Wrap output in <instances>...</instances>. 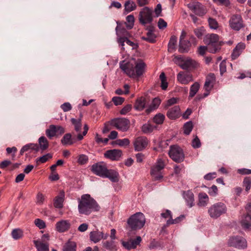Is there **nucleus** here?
Wrapping results in <instances>:
<instances>
[{
    "label": "nucleus",
    "instance_id": "48",
    "mask_svg": "<svg viewBox=\"0 0 251 251\" xmlns=\"http://www.w3.org/2000/svg\"><path fill=\"white\" fill-rule=\"evenodd\" d=\"M126 22L128 24H126V26L128 29H131L134 23V17L132 15H129L127 16L126 18Z\"/></svg>",
    "mask_w": 251,
    "mask_h": 251
},
{
    "label": "nucleus",
    "instance_id": "34",
    "mask_svg": "<svg viewBox=\"0 0 251 251\" xmlns=\"http://www.w3.org/2000/svg\"><path fill=\"white\" fill-rule=\"evenodd\" d=\"M184 198L187 201V205L190 207L194 205V194L190 191H187L184 194Z\"/></svg>",
    "mask_w": 251,
    "mask_h": 251
},
{
    "label": "nucleus",
    "instance_id": "14",
    "mask_svg": "<svg viewBox=\"0 0 251 251\" xmlns=\"http://www.w3.org/2000/svg\"><path fill=\"white\" fill-rule=\"evenodd\" d=\"M149 140L147 138L140 136L136 138L134 142V149L136 151H141L145 149L148 146Z\"/></svg>",
    "mask_w": 251,
    "mask_h": 251
},
{
    "label": "nucleus",
    "instance_id": "55",
    "mask_svg": "<svg viewBox=\"0 0 251 251\" xmlns=\"http://www.w3.org/2000/svg\"><path fill=\"white\" fill-rule=\"evenodd\" d=\"M125 101V98L120 97H114L112 99V101L117 106L121 105Z\"/></svg>",
    "mask_w": 251,
    "mask_h": 251
},
{
    "label": "nucleus",
    "instance_id": "21",
    "mask_svg": "<svg viewBox=\"0 0 251 251\" xmlns=\"http://www.w3.org/2000/svg\"><path fill=\"white\" fill-rule=\"evenodd\" d=\"M180 116V109L179 106L176 105L168 109L167 112V116L170 119L175 120L179 118Z\"/></svg>",
    "mask_w": 251,
    "mask_h": 251
},
{
    "label": "nucleus",
    "instance_id": "42",
    "mask_svg": "<svg viewBox=\"0 0 251 251\" xmlns=\"http://www.w3.org/2000/svg\"><path fill=\"white\" fill-rule=\"evenodd\" d=\"M11 235L15 240H18L23 236V232L20 228L14 229L11 232Z\"/></svg>",
    "mask_w": 251,
    "mask_h": 251
},
{
    "label": "nucleus",
    "instance_id": "41",
    "mask_svg": "<svg viewBox=\"0 0 251 251\" xmlns=\"http://www.w3.org/2000/svg\"><path fill=\"white\" fill-rule=\"evenodd\" d=\"M76 244L75 242L69 241L63 247L64 251H76Z\"/></svg>",
    "mask_w": 251,
    "mask_h": 251
},
{
    "label": "nucleus",
    "instance_id": "39",
    "mask_svg": "<svg viewBox=\"0 0 251 251\" xmlns=\"http://www.w3.org/2000/svg\"><path fill=\"white\" fill-rule=\"evenodd\" d=\"M136 8L135 3L131 0L126 1L125 3V9L127 12L134 10Z\"/></svg>",
    "mask_w": 251,
    "mask_h": 251
},
{
    "label": "nucleus",
    "instance_id": "58",
    "mask_svg": "<svg viewBox=\"0 0 251 251\" xmlns=\"http://www.w3.org/2000/svg\"><path fill=\"white\" fill-rule=\"evenodd\" d=\"M208 23L210 27L212 29H216L218 27V24L217 21L214 19L209 18L208 19Z\"/></svg>",
    "mask_w": 251,
    "mask_h": 251
},
{
    "label": "nucleus",
    "instance_id": "36",
    "mask_svg": "<svg viewBox=\"0 0 251 251\" xmlns=\"http://www.w3.org/2000/svg\"><path fill=\"white\" fill-rule=\"evenodd\" d=\"M177 38L175 36H172L168 45V51L172 52L176 49Z\"/></svg>",
    "mask_w": 251,
    "mask_h": 251
},
{
    "label": "nucleus",
    "instance_id": "19",
    "mask_svg": "<svg viewBox=\"0 0 251 251\" xmlns=\"http://www.w3.org/2000/svg\"><path fill=\"white\" fill-rule=\"evenodd\" d=\"M177 80L182 84H187L190 81H193L192 75L185 72H179L177 74Z\"/></svg>",
    "mask_w": 251,
    "mask_h": 251
},
{
    "label": "nucleus",
    "instance_id": "1",
    "mask_svg": "<svg viewBox=\"0 0 251 251\" xmlns=\"http://www.w3.org/2000/svg\"><path fill=\"white\" fill-rule=\"evenodd\" d=\"M100 208L95 200L89 194L83 195L78 201V211L81 214L89 215L92 211H99Z\"/></svg>",
    "mask_w": 251,
    "mask_h": 251
},
{
    "label": "nucleus",
    "instance_id": "47",
    "mask_svg": "<svg viewBox=\"0 0 251 251\" xmlns=\"http://www.w3.org/2000/svg\"><path fill=\"white\" fill-rule=\"evenodd\" d=\"M193 127V123L191 121L186 123L183 126L184 133L187 135H189Z\"/></svg>",
    "mask_w": 251,
    "mask_h": 251
},
{
    "label": "nucleus",
    "instance_id": "7",
    "mask_svg": "<svg viewBox=\"0 0 251 251\" xmlns=\"http://www.w3.org/2000/svg\"><path fill=\"white\" fill-rule=\"evenodd\" d=\"M168 153L170 157L176 162L180 163L184 159L183 151L177 145L171 146Z\"/></svg>",
    "mask_w": 251,
    "mask_h": 251
},
{
    "label": "nucleus",
    "instance_id": "2",
    "mask_svg": "<svg viewBox=\"0 0 251 251\" xmlns=\"http://www.w3.org/2000/svg\"><path fill=\"white\" fill-rule=\"evenodd\" d=\"M146 64L141 59H138L135 65L130 62L120 64V68L129 77H137L144 72Z\"/></svg>",
    "mask_w": 251,
    "mask_h": 251
},
{
    "label": "nucleus",
    "instance_id": "49",
    "mask_svg": "<svg viewBox=\"0 0 251 251\" xmlns=\"http://www.w3.org/2000/svg\"><path fill=\"white\" fill-rule=\"evenodd\" d=\"M165 119V116L159 113L156 114L153 118V122L156 124H162Z\"/></svg>",
    "mask_w": 251,
    "mask_h": 251
},
{
    "label": "nucleus",
    "instance_id": "64",
    "mask_svg": "<svg viewBox=\"0 0 251 251\" xmlns=\"http://www.w3.org/2000/svg\"><path fill=\"white\" fill-rule=\"evenodd\" d=\"M192 146L195 149L199 148L201 147V143L200 139H199V138L197 136H196L193 140L192 142Z\"/></svg>",
    "mask_w": 251,
    "mask_h": 251
},
{
    "label": "nucleus",
    "instance_id": "10",
    "mask_svg": "<svg viewBox=\"0 0 251 251\" xmlns=\"http://www.w3.org/2000/svg\"><path fill=\"white\" fill-rule=\"evenodd\" d=\"M230 27L236 31L239 30L244 27L243 21L240 15L235 14L232 15L229 21Z\"/></svg>",
    "mask_w": 251,
    "mask_h": 251
},
{
    "label": "nucleus",
    "instance_id": "43",
    "mask_svg": "<svg viewBox=\"0 0 251 251\" xmlns=\"http://www.w3.org/2000/svg\"><path fill=\"white\" fill-rule=\"evenodd\" d=\"M130 144V141L127 138L123 139H117L112 142V144H116L121 147L127 146Z\"/></svg>",
    "mask_w": 251,
    "mask_h": 251
},
{
    "label": "nucleus",
    "instance_id": "63",
    "mask_svg": "<svg viewBox=\"0 0 251 251\" xmlns=\"http://www.w3.org/2000/svg\"><path fill=\"white\" fill-rule=\"evenodd\" d=\"M177 99L175 98H172L169 100H168L165 103L164 107L165 108H168L169 106L175 104L177 103Z\"/></svg>",
    "mask_w": 251,
    "mask_h": 251
},
{
    "label": "nucleus",
    "instance_id": "26",
    "mask_svg": "<svg viewBox=\"0 0 251 251\" xmlns=\"http://www.w3.org/2000/svg\"><path fill=\"white\" fill-rule=\"evenodd\" d=\"M147 104V100L146 98L144 97H140L136 100L134 108L138 111H142L145 108Z\"/></svg>",
    "mask_w": 251,
    "mask_h": 251
},
{
    "label": "nucleus",
    "instance_id": "45",
    "mask_svg": "<svg viewBox=\"0 0 251 251\" xmlns=\"http://www.w3.org/2000/svg\"><path fill=\"white\" fill-rule=\"evenodd\" d=\"M161 80V87L162 90H166L168 86V82H167L166 77L164 72H162L159 76Z\"/></svg>",
    "mask_w": 251,
    "mask_h": 251
},
{
    "label": "nucleus",
    "instance_id": "52",
    "mask_svg": "<svg viewBox=\"0 0 251 251\" xmlns=\"http://www.w3.org/2000/svg\"><path fill=\"white\" fill-rule=\"evenodd\" d=\"M184 218L183 215H181L179 217L176 218L175 219H173V217L171 219H168L167 220V225H173L176 224L180 222Z\"/></svg>",
    "mask_w": 251,
    "mask_h": 251
},
{
    "label": "nucleus",
    "instance_id": "62",
    "mask_svg": "<svg viewBox=\"0 0 251 251\" xmlns=\"http://www.w3.org/2000/svg\"><path fill=\"white\" fill-rule=\"evenodd\" d=\"M44 195L40 192L38 193L36 196V203L38 204H42L44 203Z\"/></svg>",
    "mask_w": 251,
    "mask_h": 251
},
{
    "label": "nucleus",
    "instance_id": "16",
    "mask_svg": "<svg viewBox=\"0 0 251 251\" xmlns=\"http://www.w3.org/2000/svg\"><path fill=\"white\" fill-rule=\"evenodd\" d=\"M142 241L140 236H137L135 239H130L128 241H122V244L123 247L128 250L135 249L140 244Z\"/></svg>",
    "mask_w": 251,
    "mask_h": 251
},
{
    "label": "nucleus",
    "instance_id": "17",
    "mask_svg": "<svg viewBox=\"0 0 251 251\" xmlns=\"http://www.w3.org/2000/svg\"><path fill=\"white\" fill-rule=\"evenodd\" d=\"M122 151L120 150L113 149L107 151L104 154L105 157L111 160H118L121 157Z\"/></svg>",
    "mask_w": 251,
    "mask_h": 251
},
{
    "label": "nucleus",
    "instance_id": "54",
    "mask_svg": "<svg viewBox=\"0 0 251 251\" xmlns=\"http://www.w3.org/2000/svg\"><path fill=\"white\" fill-rule=\"evenodd\" d=\"M103 246L107 250L110 251H113L115 249V245L114 244V242L113 241H105L103 243Z\"/></svg>",
    "mask_w": 251,
    "mask_h": 251
},
{
    "label": "nucleus",
    "instance_id": "11",
    "mask_svg": "<svg viewBox=\"0 0 251 251\" xmlns=\"http://www.w3.org/2000/svg\"><path fill=\"white\" fill-rule=\"evenodd\" d=\"M247 214L241 221L242 227L245 229L251 230V203H249L246 207Z\"/></svg>",
    "mask_w": 251,
    "mask_h": 251
},
{
    "label": "nucleus",
    "instance_id": "5",
    "mask_svg": "<svg viewBox=\"0 0 251 251\" xmlns=\"http://www.w3.org/2000/svg\"><path fill=\"white\" fill-rule=\"evenodd\" d=\"M226 211V205L222 202H218L212 204L208 210L209 216L213 219H217L222 215L225 214Z\"/></svg>",
    "mask_w": 251,
    "mask_h": 251
},
{
    "label": "nucleus",
    "instance_id": "37",
    "mask_svg": "<svg viewBox=\"0 0 251 251\" xmlns=\"http://www.w3.org/2000/svg\"><path fill=\"white\" fill-rule=\"evenodd\" d=\"M200 84L196 82L193 85H191L190 89L189 98H192L197 94L200 89Z\"/></svg>",
    "mask_w": 251,
    "mask_h": 251
},
{
    "label": "nucleus",
    "instance_id": "28",
    "mask_svg": "<svg viewBox=\"0 0 251 251\" xmlns=\"http://www.w3.org/2000/svg\"><path fill=\"white\" fill-rule=\"evenodd\" d=\"M33 242L37 251H49L48 242H43L40 240H34Z\"/></svg>",
    "mask_w": 251,
    "mask_h": 251
},
{
    "label": "nucleus",
    "instance_id": "9",
    "mask_svg": "<svg viewBox=\"0 0 251 251\" xmlns=\"http://www.w3.org/2000/svg\"><path fill=\"white\" fill-rule=\"evenodd\" d=\"M139 20L142 25L151 23L152 21V11L149 7H145L140 12Z\"/></svg>",
    "mask_w": 251,
    "mask_h": 251
},
{
    "label": "nucleus",
    "instance_id": "13",
    "mask_svg": "<svg viewBox=\"0 0 251 251\" xmlns=\"http://www.w3.org/2000/svg\"><path fill=\"white\" fill-rule=\"evenodd\" d=\"M187 6L190 10L193 11L196 15L199 16H202L207 12L205 6L199 2L188 4Z\"/></svg>",
    "mask_w": 251,
    "mask_h": 251
},
{
    "label": "nucleus",
    "instance_id": "23",
    "mask_svg": "<svg viewBox=\"0 0 251 251\" xmlns=\"http://www.w3.org/2000/svg\"><path fill=\"white\" fill-rule=\"evenodd\" d=\"M245 47L244 43L241 42L238 43L233 50L231 55L232 59L235 60L237 58L245 49Z\"/></svg>",
    "mask_w": 251,
    "mask_h": 251
},
{
    "label": "nucleus",
    "instance_id": "3",
    "mask_svg": "<svg viewBox=\"0 0 251 251\" xmlns=\"http://www.w3.org/2000/svg\"><path fill=\"white\" fill-rule=\"evenodd\" d=\"M218 35L214 33L206 34L204 38L203 42L209 46V52L215 53L221 50V47L224 43L220 41Z\"/></svg>",
    "mask_w": 251,
    "mask_h": 251
},
{
    "label": "nucleus",
    "instance_id": "38",
    "mask_svg": "<svg viewBox=\"0 0 251 251\" xmlns=\"http://www.w3.org/2000/svg\"><path fill=\"white\" fill-rule=\"evenodd\" d=\"M161 102L160 100L158 98H155L153 99L151 104L150 105L149 108L146 110L148 113L156 109L160 105Z\"/></svg>",
    "mask_w": 251,
    "mask_h": 251
},
{
    "label": "nucleus",
    "instance_id": "56",
    "mask_svg": "<svg viewBox=\"0 0 251 251\" xmlns=\"http://www.w3.org/2000/svg\"><path fill=\"white\" fill-rule=\"evenodd\" d=\"M243 186L245 187V190L248 192L251 187V179L250 177H245L243 181Z\"/></svg>",
    "mask_w": 251,
    "mask_h": 251
},
{
    "label": "nucleus",
    "instance_id": "57",
    "mask_svg": "<svg viewBox=\"0 0 251 251\" xmlns=\"http://www.w3.org/2000/svg\"><path fill=\"white\" fill-rule=\"evenodd\" d=\"M34 224L40 229H44L46 226L45 222L40 219H35Z\"/></svg>",
    "mask_w": 251,
    "mask_h": 251
},
{
    "label": "nucleus",
    "instance_id": "18",
    "mask_svg": "<svg viewBox=\"0 0 251 251\" xmlns=\"http://www.w3.org/2000/svg\"><path fill=\"white\" fill-rule=\"evenodd\" d=\"M215 81L216 77L215 75L213 73L209 74L206 77L203 88L207 92L209 93L214 86Z\"/></svg>",
    "mask_w": 251,
    "mask_h": 251
},
{
    "label": "nucleus",
    "instance_id": "15",
    "mask_svg": "<svg viewBox=\"0 0 251 251\" xmlns=\"http://www.w3.org/2000/svg\"><path fill=\"white\" fill-rule=\"evenodd\" d=\"M91 170L95 174L103 177L107 168L103 162H99L92 165Z\"/></svg>",
    "mask_w": 251,
    "mask_h": 251
},
{
    "label": "nucleus",
    "instance_id": "33",
    "mask_svg": "<svg viewBox=\"0 0 251 251\" xmlns=\"http://www.w3.org/2000/svg\"><path fill=\"white\" fill-rule=\"evenodd\" d=\"M75 142V140L72 137L71 133L65 134L62 139L61 142L64 146L72 145Z\"/></svg>",
    "mask_w": 251,
    "mask_h": 251
},
{
    "label": "nucleus",
    "instance_id": "6",
    "mask_svg": "<svg viewBox=\"0 0 251 251\" xmlns=\"http://www.w3.org/2000/svg\"><path fill=\"white\" fill-rule=\"evenodd\" d=\"M165 163L161 158L158 159L156 163L151 167V175L154 180H159L163 178L162 171L165 167Z\"/></svg>",
    "mask_w": 251,
    "mask_h": 251
},
{
    "label": "nucleus",
    "instance_id": "30",
    "mask_svg": "<svg viewBox=\"0 0 251 251\" xmlns=\"http://www.w3.org/2000/svg\"><path fill=\"white\" fill-rule=\"evenodd\" d=\"M39 147L37 144H28L23 147L20 151V154L22 155L25 152L29 150L38 151H39Z\"/></svg>",
    "mask_w": 251,
    "mask_h": 251
},
{
    "label": "nucleus",
    "instance_id": "44",
    "mask_svg": "<svg viewBox=\"0 0 251 251\" xmlns=\"http://www.w3.org/2000/svg\"><path fill=\"white\" fill-rule=\"evenodd\" d=\"M156 36L153 33L147 32L146 37H142V39L149 43H154L156 42Z\"/></svg>",
    "mask_w": 251,
    "mask_h": 251
},
{
    "label": "nucleus",
    "instance_id": "31",
    "mask_svg": "<svg viewBox=\"0 0 251 251\" xmlns=\"http://www.w3.org/2000/svg\"><path fill=\"white\" fill-rule=\"evenodd\" d=\"M209 202L208 195L205 193H200L199 194L198 205L201 207H204L207 205Z\"/></svg>",
    "mask_w": 251,
    "mask_h": 251
},
{
    "label": "nucleus",
    "instance_id": "51",
    "mask_svg": "<svg viewBox=\"0 0 251 251\" xmlns=\"http://www.w3.org/2000/svg\"><path fill=\"white\" fill-rule=\"evenodd\" d=\"M205 32V29L203 26L199 28H195L194 30V32L195 35L199 38L201 39Z\"/></svg>",
    "mask_w": 251,
    "mask_h": 251
},
{
    "label": "nucleus",
    "instance_id": "50",
    "mask_svg": "<svg viewBox=\"0 0 251 251\" xmlns=\"http://www.w3.org/2000/svg\"><path fill=\"white\" fill-rule=\"evenodd\" d=\"M52 158V155L50 153H47L41 157L38 158L36 160V162L37 164L39 163H44L47 162L48 159Z\"/></svg>",
    "mask_w": 251,
    "mask_h": 251
},
{
    "label": "nucleus",
    "instance_id": "24",
    "mask_svg": "<svg viewBox=\"0 0 251 251\" xmlns=\"http://www.w3.org/2000/svg\"><path fill=\"white\" fill-rule=\"evenodd\" d=\"M107 237L108 234L103 236V234L102 232L93 231L90 233V239L94 243L99 242L102 238L106 239Z\"/></svg>",
    "mask_w": 251,
    "mask_h": 251
},
{
    "label": "nucleus",
    "instance_id": "32",
    "mask_svg": "<svg viewBox=\"0 0 251 251\" xmlns=\"http://www.w3.org/2000/svg\"><path fill=\"white\" fill-rule=\"evenodd\" d=\"M82 114L80 113L79 118L78 119H76L75 118H72L71 119V123L74 126L75 131L77 132H79L82 127Z\"/></svg>",
    "mask_w": 251,
    "mask_h": 251
},
{
    "label": "nucleus",
    "instance_id": "22",
    "mask_svg": "<svg viewBox=\"0 0 251 251\" xmlns=\"http://www.w3.org/2000/svg\"><path fill=\"white\" fill-rule=\"evenodd\" d=\"M65 198V193L61 191L58 195L56 196L53 200V205L56 208H61L63 206V202Z\"/></svg>",
    "mask_w": 251,
    "mask_h": 251
},
{
    "label": "nucleus",
    "instance_id": "46",
    "mask_svg": "<svg viewBox=\"0 0 251 251\" xmlns=\"http://www.w3.org/2000/svg\"><path fill=\"white\" fill-rule=\"evenodd\" d=\"M155 126L151 125L150 124H145L142 127V131L144 133H150L155 128Z\"/></svg>",
    "mask_w": 251,
    "mask_h": 251
},
{
    "label": "nucleus",
    "instance_id": "27",
    "mask_svg": "<svg viewBox=\"0 0 251 251\" xmlns=\"http://www.w3.org/2000/svg\"><path fill=\"white\" fill-rule=\"evenodd\" d=\"M103 177L108 178L112 182H117L119 181V174L113 170H108Z\"/></svg>",
    "mask_w": 251,
    "mask_h": 251
},
{
    "label": "nucleus",
    "instance_id": "29",
    "mask_svg": "<svg viewBox=\"0 0 251 251\" xmlns=\"http://www.w3.org/2000/svg\"><path fill=\"white\" fill-rule=\"evenodd\" d=\"M197 65L198 63L195 61L188 59L183 61L180 66L183 70H189L196 68Z\"/></svg>",
    "mask_w": 251,
    "mask_h": 251
},
{
    "label": "nucleus",
    "instance_id": "12",
    "mask_svg": "<svg viewBox=\"0 0 251 251\" xmlns=\"http://www.w3.org/2000/svg\"><path fill=\"white\" fill-rule=\"evenodd\" d=\"M228 245L238 249H245L247 246V242L243 237L234 236L231 237L228 241Z\"/></svg>",
    "mask_w": 251,
    "mask_h": 251
},
{
    "label": "nucleus",
    "instance_id": "4",
    "mask_svg": "<svg viewBox=\"0 0 251 251\" xmlns=\"http://www.w3.org/2000/svg\"><path fill=\"white\" fill-rule=\"evenodd\" d=\"M146 219L141 212H137L131 216L127 220V223L132 230L141 229L145 225Z\"/></svg>",
    "mask_w": 251,
    "mask_h": 251
},
{
    "label": "nucleus",
    "instance_id": "53",
    "mask_svg": "<svg viewBox=\"0 0 251 251\" xmlns=\"http://www.w3.org/2000/svg\"><path fill=\"white\" fill-rule=\"evenodd\" d=\"M88 161V157L85 154H82L78 156L77 163L80 165H84Z\"/></svg>",
    "mask_w": 251,
    "mask_h": 251
},
{
    "label": "nucleus",
    "instance_id": "40",
    "mask_svg": "<svg viewBox=\"0 0 251 251\" xmlns=\"http://www.w3.org/2000/svg\"><path fill=\"white\" fill-rule=\"evenodd\" d=\"M39 145L41 150L45 151L49 147V141L45 137L42 136L39 139Z\"/></svg>",
    "mask_w": 251,
    "mask_h": 251
},
{
    "label": "nucleus",
    "instance_id": "20",
    "mask_svg": "<svg viewBox=\"0 0 251 251\" xmlns=\"http://www.w3.org/2000/svg\"><path fill=\"white\" fill-rule=\"evenodd\" d=\"M71 224L68 220H61L55 225L56 230L59 232H64L69 229Z\"/></svg>",
    "mask_w": 251,
    "mask_h": 251
},
{
    "label": "nucleus",
    "instance_id": "60",
    "mask_svg": "<svg viewBox=\"0 0 251 251\" xmlns=\"http://www.w3.org/2000/svg\"><path fill=\"white\" fill-rule=\"evenodd\" d=\"M132 106L131 104H128L125 105L120 111L121 115H126L131 111Z\"/></svg>",
    "mask_w": 251,
    "mask_h": 251
},
{
    "label": "nucleus",
    "instance_id": "61",
    "mask_svg": "<svg viewBox=\"0 0 251 251\" xmlns=\"http://www.w3.org/2000/svg\"><path fill=\"white\" fill-rule=\"evenodd\" d=\"M6 151L7 153L8 154L13 152L12 154V159L13 160H14V158L16 156L15 153L17 151V149L15 147H13L12 148L8 147L6 148Z\"/></svg>",
    "mask_w": 251,
    "mask_h": 251
},
{
    "label": "nucleus",
    "instance_id": "35",
    "mask_svg": "<svg viewBox=\"0 0 251 251\" xmlns=\"http://www.w3.org/2000/svg\"><path fill=\"white\" fill-rule=\"evenodd\" d=\"M56 126L50 125L49 128L46 130V134L47 136L50 139L54 136H56V131L55 130Z\"/></svg>",
    "mask_w": 251,
    "mask_h": 251
},
{
    "label": "nucleus",
    "instance_id": "59",
    "mask_svg": "<svg viewBox=\"0 0 251 251\" xmlns=\"http://www.w3.org/2000/svg\"><path fill=\"white\" fill-rule=\"evenodd\" d=\"M83 129H84V130L83 131L82 134L79 133L77 134V138L78 140H79V141L81 140L83 138L84 136L86 135V134L87 133V132L89 129V127L87 124H85L84 125Z\"/></svg>",
    "mask_w": 251,
    "mask_h": 251
},
{
    "label": "nucleus",
    "instance_id": "8",
    "mask_svg": "<svg viewBox=\"0 0 251 251\" xmlns=\"http://www.w3.org/2000/svg\"><path fill=\"white\" fill-rule=\"evenodd\" d=\"M110 125L119 130L126 132L129 128L130 121L124 118L114 119L110 122Z\"/></svg>",
    "mask_w": 251,
    "mask_h": 251
},
{
    "label": "nucleus",
    "instance_id": "25",
    "mask_svg": "<svg viewBox=\"0 0 251 251\" xmlns=\"http://www.w3.org/2000/svg\"><path fill=\"white\" fill-rule=\"evenodd\" d=\"M191 45L189 40L179 41L178 51L182 53H187L190 50Z\"/></svg>",
    "mask_w": 251,
    "mask_h": 251
}]
</instances>
